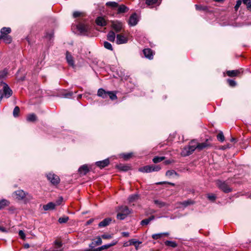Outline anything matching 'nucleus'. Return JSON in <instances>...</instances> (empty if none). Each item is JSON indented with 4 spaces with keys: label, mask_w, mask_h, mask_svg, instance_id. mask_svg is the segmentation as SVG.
I'll list each match as a JSON object with an SVG mask.
<instances>
[{
    "label": "nucleus",
    "mask_w": 251,
    "mask_h": 251,
    "mask_svg": "<svg viewBox=\"0 0 251 251\" xmlns=\"http://www.w3.org/2000/svg\"><path fill=\"white\" fill-rule=\"evenodd\" d=\"M197 149L195 140H192L188 146L184 147L181 151V155L184 156H188L193 153Z\"/></svg>",
    "instance_id": "obj_1"
},
{
    "label": "nucleus",
    "mask_w": 251,
    "mask_h": 251,
    "mask_svg": "<svg viewBox=\"0 0 251 251\" xmlns=\"http://www.w3.org/2000/svg\"><path fill=\"white\" fill-rule=\"evenodd\" d=\"M161 169L159 165H147L139 168V171L142 173H151L152 172H158Z\"/></svg>",
    "instance_id": "obj_2"
},
{
    "label": "nucleus",
    "mask_w": 251,
    "mask_h": 251,
    "mask_svg": "<svg viewBox=\"0 0 251 251\" xmlns=\"http://www.w3.org/2000/svg\"><path fill=\"white\" fill-rule=\"evenodd\" d=\"M216 185L224 193H228L232 191V189L229 187L225 181L218 180L216 181Z\"/></svg>",
    "instance_id": "obj_3"
},
{
    "label": "nucleus",
    "mask_w": 251,
    "mask_h": 251,
    "mask_svg": "<svg viewBox=\"0 0 251 251\" xmlns=\"http://www.w3.org/2000/svg\"><path fill=\"white\" fill-rule=\"evenodd\" d=\"M46 176L48 180L53 185H56L60 182L59 177L53 173H49L46 175Z\"/></svg>",
    "instance_id": "obj_4"
},
{
    "label": "nucleus",
    "mask_w": 251,
    "mask_h": 251,
    "mask_svg": "<svg viewBox=\"0 0 251 251\" xmlns=\"http://www.w3.org/2000/svg\"><path fill=\"white\" fill-rule=\"evenodd\" d=\"M77 29L80 33L86 35L90 31L91 27L87 24L79 23L77 25Z\"/></svg>",
    "instance_id": "obj_5"
},
{
    "label": "nucleus",
    "mask_w": 251,
    "mask_h": 251,
    "mask_svg": "<svg viewBox=\"0 0 251 251\" xmlns=\"http://www.w3.org/2000/svg\"><path fill=\"white\" fill-rule=\"evenodd\" d=\"M195 143L197 146V148L199 151H201L203 149L211 147V145L208 139H207L204 142L201 143H199L195 140Z\"/></svg>",
    "instance_id": "obj_6"
},
{
    "label": "nucleus",
    "mask_w": 251,
    "mask_h": 251,
    "mask_svg": "<svg viewBox=\"0 0 251 251\" xmlns=\"http://www.w3.org/2000/svg\"><path fill=\"white\" fill-rule=\"evenodd\" d=\"M112 27L116 32H119L121 31L123 27V24L122 22L119 21H114L112 23Z\"/></svg>",
    "instance_id": "obj_7"
},
{
    "label": "nucleus",
    "mask_w": 251,
    "mask_h": 251,
    "mask_svg": "<svg viewBox=\"0 0 251 251\" xmlns=\"http://www.w3.org/2000/svg\"><path fill=\"white\" fill-rule=\"evenodd\" d=\"M143 52L146 58L150 60L153 59L154 53L151 49H145L143 50Z\"/></svg>",
    "instance_id": "obj_8"
},
{
    "label": "nucleus",
    "mask_w": 251,
    "mask_h": 251,
    "mask_svg": "<svg viewBox=\"0 0 251 251\" xmlns=\"http://www.w3.org/2000/svg\"><path fill=\"white\" fill-rule=\"evenodd\" d=\"M116 38V43L118 45L126 43L128 41L127 38L122 34H117Z\"/></svg>",
    "instance_id": "obj_9"
},
{
    "label": "nucleus",
    "mask_w": 251,
    "mask_h": 251,
    "mask_svg": "<svg viewBox=\"0 0 251 251\" xmlns=\"http://www.w3.org/2000/svg\"><path fill=\"white\" fill-rule=\"evenodd\" d=\"M16 198L18 200H23L26 196V194L23 190H18L15 191L13 194Z\"/></svg>",
    "instance_id": "obj_10"
},
{
    "label": "nucleus",
    "mask_w": 251,
    "mask_h": 251,
    "mask_svg": "<svg viewBox=\"0 0 251 251\" xmlns=\"http://www.w3.org/2000/svg\"><path fill=\"white\" fill-rule=\"evenodd\" d=\"M138 22L137 15L136 13H134L130 16L128 20V24L130 26H135L137 25Z\"/></svg>",
    "instance_id": "obj_11"
},
{
    "label": "nucleus",
    "mask_w": 251,
    "mask_h": 251,
    "mask_svg": "<svg viewBox=\"0 0 251 251\" xmlns=\"http://www.w3.org/2000/svg\"><path fill=\"white\" fill-rule=\"evenodd\" d=\"M117 8V14H124L127 12L129 10V8L124 4L119 5Z\"/></svg>",
    "instance_id": "obj_12"
},
{
    "label": "nucleus",
    "mask_w": 251,
    "mask_h": 251,
    "mask_svg": "<svg viewBox=\"0 0 251 251\" xmlns=\"http://www.w3.org/2000/svg\"><path fill=\"white\" fill-rule=\"evenodd\" d=\"M95 22L98 25L104 26L107 25L105 19L102 17H98L96 18Z\"/></svg>",
    "instance_id": "obj_13"
},
{
    "label": "nucleus",
    "mask_w": 251,
    "mask_h": 251,
    "mask_svg": "<svg viewBox=\"0 0 251 251\" xmlns=\"http://www.w3.org/2000/svg\"><path fill=\"white\" fill-rule=\"evenodd\" d=\"M109 163V160L108 159H106L102 161H97L96 163V164L98 167H100V169H102L108 166Z\"/></svg>",
    "instance_id": "obj_14"
},
{
    "label": "nucleus",
    "mask_w": 251,
    "mask_h": 251,
    "mask_svg": "<svg viewBox=\"0 0 251 251\" xmlns=\"http://www.w3.org/2000/svg\"><path fill=\"white\" fill-rule=\"evenodd\" d=\"M112 219L111 218H107L103 220L99 224L100 227H103L108 226L111 222Z\"/></svg>",
    "instance_id": "obj_15"
},
{
    "label": "nucleus",
    "mask_w": 251,
    "mask_h": 251,
    "mask_svg": "<svg viewBox=\"0 0 251 251\" xmlns=\"http://www.w3.org/2000/svg\"><path fill=\"white\" fill-rule=\"evenodd\" d=\"M90 170L87 165H83L81 166L78 169V172L80 175H85L89 172Z\"/></svg>",
    "instance_id": "obj_16"
},
{
    "label": "nucleus",
    "mask_w": 251,
    "mask_h": 251,
    "mask_svg": "<svg viewBox=\"0 0 251 251\" xmlns=\"http://www.w3.org/2000/svg\"><path fill=\"white\" fill-rule=\"evenodd\" d=\"M66 58L67 61L68 63L69 64V65L71 66L74 67V61L73 57L68 51L66 52Z\"/></svg>",
    "instance_id": "obj_17"
},
{
    "label": "nucleus",
    "mask_w": 251,
    "mask_h": 251,
    "mask_svg": "<svg viewBox=\"0 0 251 251\" xmlns=\"http://www.w3.org/2000/svg\"><path fill=\"white\" fill-rule=\"evenodd\" d=\"M118 212L128 215L130 213V210L126 206H120L118 209Z\"/></svg>",
    "instance_id": "obj_18"
},
{
    "label": "nucleus",
    "mask_w": 251,
    "mask_h": 251,
    "mask_svg": "<svg viewBox=\"0 0 251 251\" xmlns=\"http://www.w3.org/2000/svg\"><path fill=\"white\" fill-rule=\"evenodd\" d=\"M108 91H106L102 88H100L98 91V96L103 99H105L108 97Z\"/></svg>",
    "instance_id": "obj_19"
},
{
    "label": "nucleus",
    "mask_w": 251,
    "mask_h": 251,
    "mask_svg": "<svg viewBox=\"0 0 251 251\" xmlns=\"http://www.w3.org/2000/svg\"><path fill=\"white\" fill-rule=\"evenodd\" d=\"M108 91H106L102 88H100L98 91V96L103 99H105L108 97Z\"/></svg>",
    "instance_id": "obj_20"
},
{
    "label": "nucleus",
    "mask_w": 251,
    "mask_h": 251,
    "mask_svg": "<svg viewBox=\"0 0 251 251\" xmlns=\"http://www.w3.org/2000/svg\"><path fill=\"white\" fill-rule=\"evenodd\" d=\"M240 74L239 70H231L226 71V75L229 77H235L238 76Z\"/></svg>",
    "instance_id": "obj_21"
},
{
    "label": "nucleus",
    "mask_w": 251,
    "mask_h": 251,
    "mask_svg": "<svg viewBox=\"0 0 251 251\" xmlns=\"http://www.w3.org/2000/svg\"><path fill=\"white\" fill-rule=\"evenodd\" d=\"M56 204L52 202H50L48 204L43 205V209L46 210H52L55 208Z\"/></svg>",
    "instance_id": "obj_22"
},
{
    "label": "nucleus",
    "mask_w": 251,
    "mask_h": 251,
    "mask_svg": "<svg viewBox=\"0 0 251 251\" xmlns=\"http://www.w3.org/2000/svg\"><path fill=\"white\" fill-rule=\"evenodd\" d=\"M107 39L110 42H114L115 40V34L114 31H110L107 35Z\"/></svg>",
    "instance_id": "obj_23"
},
{
    "label": "nucleus",
    "mask_w": 251,
    "mask_h": 251,
    "mask_svg": "<svg viewBox=\"0 0 251 251\" xmlns=\"http://www.w3.org/2000/svg\"><path fill=\"white\" fill-rule=\"evenodd\" d=\"M168 235H169L168 232H164V233H157V234H154L152 235V238L154 240H157V239L162 238L163 236H168Z\"/></svg>",
    "instance_id": "obj_24"
},
{
    "label": "nucleus",
    "mask_w": 251,
    "mask_h": 251,
    "mask_svg": "<svg viewBox=\"0 0 251 251\" xmlns=\"http://www.w3.org/2000/svg\"><path fill=\"white\" fill-rule=\"evenodd\" d=\"M11 31V28L10 27H2L0 30V36H6L8 35V34L10 33Z\"/></svg>",
    "instance_id": "obj_25"
},
{
    "label": "nucleus",
    "mask_w": 251,
    "mask_h": 251,
    "mask_svg": "<svg viewBox=\"0 0 251 251\" xmlns=\"http://www.w3.org/2000/svg\"><path fill=\"white\" fill-rule=\"evenodd\" d=\"M155 218V217L153 215H152L150 217H149V218L148 219H144L142 221H141V225L142 226H145V225H147L149 224V223L154 220Z\"/></svg>",
    "instance_id": "obj_26"
},
{
    "label": "nucleus",
    "mask_w": 251,
    "mask_h": 251,
    "mask_svg": "<svg viewBox=\"0 0 251 251\" xmlns=\"http://www.w3.org/2000/svg\"><path fill=\"white\" fill-rule=\"evenodd\" d=\"M154 202L159 208H161L164 206H168L169 205L168 203L157 200H154Z\"/></svg>",
    "instance_id": "obj_27"
},
{
    "label": "nucleus",
    "mask_w": 251,
    "mask_h": 251,
    "mask_svg": "<svg viewBox=\"0 0 251 251\" xmlns=\"http://www.w3.org/2000/svg\"><path fill=\"white\" fill-rule=\"evenodd\" d=\"M2 39L6 44H9L12 41V38L9 35L0 36V40Z\"/></svg>",
    "instance_id": "obj_28"
},
{
    "label": "nucleus",
    "mask_w": 251,
    "mask_h": 251,
    "mask_svg": "<svg viewBox=\"0 0 251 251\" xmlns=\"http://www.w3.org/2000/svg\"><path fill=\"white\" fill-rule=\"evenodd\" d=\"M26 120L28 122H33L36 121L37 116H36V115L35 114L32 113V114H29L27 116Z\"/></svg>",
    "instance_id": "obj_29"
},
{
    "label": "nucleus",
    "mask_w": 251,
    "mask_h": 251,
    "mask_svg": "<svg viewBox=\"0 0 251 251\" xmlns=\"http://www.w3.org/2000/svg\"><path fill=\"white\" fill-rule=\"evenodd\" d=\"M10 202L6 200H2L0 201V210L6 206H8Z\"/></svg>",
    "instance_id": "obj_30"
},
{
    "label": "nucleus",
    "mask_w": 251,
    "mask_h": 251,
    "mask_svg": "<svg viewBox=\"0 0 251 251\" xmlns=\"http://www.w3.org/2000/svg\"><path fill=\"white\" fill-rule=\"evenodd\" d=\"M194 203V201L191 200H188L182 202H179V204L182 205L184 207H187V206L193 204Z\"/></svg>",
    "instance_id": "obj_31"
},
{
    "label": "nucleus",
    "mask_w": 251,
    "mask_h": 251,
    "mask_svg": "<svg viewBox=\"0 0 251 251\" xmlns=\"http://www.w3.org/2000/svg\"><path fill=\"white\" fill-rule=\"evenodd\" d=\"M106 5L114 8L118 7L119 4L115 1H108L106 3Z\"/></svg>",
    "instance_id": "obj_32"
},
{
    "label": "nucleus",
    "mask_w": 251,
    "mask_h": 251,
    "mask_svg": "<svg viewBox=\"0 0 251 251\" xmlns=\"http://www.w3.org/2000/svg\"><path fill=\"white\" fill-rule=\"evenodd\" d=\"M161 0H146V4L149 6H152L156 3H157L159 1H160Z\"/></svg>",
    "instance_id": "obj_33"
},
{
    "label": "nucleus",
    "mask_w": 251,
    "mask_h": 251,
    "mask_svg": "<svg viewBox=\"0 0 251 251\" xmlns=\"http://www.w3.org/2000/svg\"><path fill=\"white\" fill-rule=\"evenodd\" d=\"M165 157L164 156H155L153 158L152 161L154 163H157L164 160L165 159Z\"/></svg>",
    "instance_id": "obj_34"
},
{
    "label": "nucleus",
    "mask_w": 251,
    "mask_h": 251,
    "mask_svg": "<svg viewBox=\"0 0 251 251\" xmlns=\"http://www.w3.org/2000/svg\"><path fill=\"white\" fill-rule=\"evenodd\" d=\"M108 97H109L111 100H115L117 99L116 94L114 92L108 91Z\"/></svg>",
    "instance_id": "obj_35"
},
{
    "label": "nucleus",
    "mask_w": 251,
    "mask_h": 251,
    "mask_svg": "<svg viewBox=\"0 0 251 251\" xmlns=\"http://www.w3.org/2000/svg\"><path fill=\"white\" fill-rule=\"evenodd\" d=\"M165 244L167 246L172 247L173 248H175L177 246V244L174 241H166L165 242Z\"/></svg>",
    "instance_id": "obj_36"
},
{
    "label": "nucleus",
    "mask_w": 251,
    "mask_h": 251,
    "mask_svg": "<svg viewBox=\"0 0 251 251\" xmlns=\"http://www.w3.org/2000/svg\"><path fill=\"white\" fill-rule=\"evenodd\" d=\"M110 245L109 244L101 246L100 247L95 249V251H101L102 250L108 249L110 248Z\"/></svg>",
    "instance_id": "obj_37"
},
{
    "label": "nucleus",
    "mask_w": 251,
    "mask_h": 251,
    "mask_svg": "<svg viewBox=\"0 0 251 251\" xmlns=\"http://www.w3.org/2000/svg\"><path fill=\"white\" fill-rule=\"evenodd\" d=\"M138 195L137 194H134L130 196L128 198V201L130 202H133L138 199Z\"/></svg>",
    "instance_id": "obj_38"
},
{
    "label": "nucleus",
    "mask_w": 251,
    "mask_h": 251,
    "mask_svg": "<svg viewBox=\"0 0 251 251\" xmlns=\"http://www.w3.org/2000/svg\"><path fill=\"white\" fill-rule=\"evenodd\" d=\"M69 220V217L68 216H64L59 218L58 222L60 224H64L67 223Z\"/></svg>",
    "instance_id": "obj_39"
},
{
    "label": "nucleus",
    "mask_w": 251,
    "mask_h": 251,
    "mask_svg": "<svg viewBox=\"0 0 251 251\" xmlns=\"http://www.w3.org/2000/svg\"><path fill=\"white\" fill-rule=\"evenodd\" d=\"M96 239H97L96 240H95V239L92 240V241L94 242V243H95L96 246L100 245L102 244V240H101V238H100V236L97 237Z\"/></svg>",
    "instance_id": "obj_40"
},
{
    "label": "nucleus",
    "mask_w": 251,
    "mask_h": 251,
    "mask_svg": "<svg viewBox=\"0 0 251 251\" xmlns=\"http://www.w3.org/2000/svg\"><path fill=\"white\" fill-rule=\"evenodd\" d=\"M103 46L105 49L109 50H113L112 46L110 43H109L107 41H105L103 43Z\"/></svg>",
    "instance_id": "obj_41"
},
{
    "label": "nucleus",
    "mask_w": 251,
    "mask_h": 251,
    "mask_svg": "<svg viewBox=\"0 0 251 251\" xmlns=\"http://www.w3.org/2000/svg\"><path fill=\"white\" fill-rule=\"evenodd\" d=\"M8 74V71L6 69H4L3 70L0 72V79L4 78Z\"/></svg>",
    "instance_id": "obj_42"
},
{
    "label": "nucleus",
    "mask_w": 251,
    "mask_h": 251,
    "mask_svg": "<svg viewBox=\"0 0 251 251\" xmlns=\"http://www.w3.org/2000/svg\"><path fill=\"white\" fill-rule=\"evenodd\" d=\"M20 108L18 106H16L13 112V115L14 117H17L19 116V113H20Z\"/></svg>",
    "instance_id": "obj_43"
},
{
    "label": "nucleus",
    "mask_w": 251,
    "mask_h": 251,
    "mask_svg": "<svg viewBox=\"0 0 251 251\" xmlns=\"http://www.w3.org/2000/svg\"><path fill=\"white\" fill-rule=\"evenodd\" d=\"M218 141L223 142L225 140V137L222 132L219 133L217 136Z\"/></svg>",
    "instance_id": "obj_44"
},
{
    "label": "nucleus",
    "mask_w": 251,
    "mask_h": 251,
    "mask_svg": "<svg viewBox=\"0 0 251 251\" xmlns=\"http://www.w3.org/2000/svg\"><path fill=\"white\" fill-rule=\"evenodd\" d=\"M195 7L196 10H203V11H206L207 10V7L206 6H203L201 5H195Z\"/></svg>",
    "instance_id": "obj_45"
},
{
    "label": "nucleus",
    "mask_w": 251,
    "mask_h": 251,
    "mask_svg": "<svg viewBox=\"0 0 251 251\" xmlns=\"http://www.w3.org/2000/svg\"><path fill=\"white\" fill-rule=\"evenodd\" d=\"M174 175H177V174L174 170H168L166 173V176H173Z\"/></svg>",
    "instance_id": "obj_46"
},
{
    "label": "nucleus",
    "mask_w": 251,
    "mask_h": 251,
    "mask_svg": "<svg viewBox=\"0 0 251 251\" xmlns=\"http://www.w3.org/2000/svg\"><path fill=\"white\" fill-rule=\"evenodd\" d=\"M127 215L125 214H122L118 212L117 215V218L119 220H124L126 217Z\"/></svg>",
    "instance_id": "obj_47"
},
{
    "label": "nucleus",
    "mask_w": 251,
    "mask_h": 251,
    "mask_svg": "<svg viewBox=\"0 0 251 251\" xmlns=\"http://www.w3.org/2000/svg\"><path fill=\"white\" fill-rule=\"evenodd\" d=\"M132 153H124L122 155V157L125 159V160H128V159H129L131 157V156H132Z\"/></svg>",
    "instance_id": "obj_48"
},
{
    "label": "nucleus",
    "mask_w": 251,
    "mask_h": 251,
    "mask_svg": "<svg viewBox=\"0 0 251 251\" xmlns=\"http://www.w3.org/2000/svg\"><path fill=\"white\" fill-rule=\"evenodd\" d=\"M100 238L103 239H109L112 238V235L109 234H103L101 236Z\"/></svg>",
    "instance_id": "obj_49"
},
{
    "label": "nucleus",
    "mask_w": 251,
    "mask_h": 251,
    "mask_svg": "<svg viewBox=\"0 0 251 251\" xmlns=\"http://www.w3.org/2000/svg\"><path fill=\"white\" fill-rule=\"evenodd\" d=\"M54 245L55 246L56 248H60L62 247V244L61 241H59L58 240H55L54 242Z\"/></svg>",
    "instance_id": "obj_50"
},
{
    "label": "nucleus",
    "mask_w": 251,
    "mask_h": 251,
    "mask_svg": "<svg viewBox=\"0 0 251 251\" xmlns=\"http://www.w3.org/2000/svg\"><path fill=\"white\" fill-rule=\"evenodd\" d=\"M227 81L229 85L231 87H234L236 85V82L233 80L228 79Z\"/></svg>",
    "instance_id": "obj_51"
},
{
    "label": "nucleus",
    "mask_w": 251,
    "mask_h": 251,
    "mask_svg": "<svg viewBox=\"0 0 251 251\" xmlns=\"http://www.w3.org/2000/svg\"><path fill=\"white\" fill-rule=\"evenodd\" d=\"M119 168L120 170L124 171H127L129 169V167L125 165H120Z\"/></svg>",
    "instance_id": "obj_52"
},
{
    "label": "nucleus",
    "mask_w": 251,
    "mask_h": 251,
    "mask_svg": "<svg viewBox=\"0 0 251 251\" xmlns=\"http://www.w3.org/2000/svg\"><path fill=\"white\" fill-rule=\"evenodd\" d=\"M242 3V1L241 0H238L236 1V4L235 6H234V9L235 11H237L240 6L241 4Z\"/></svg>",
    "instance_id": "obj_53"
},
{
    "label": "nucleus",
    "mask_w": 251,
    "mask_h": 251,
    "mask_svg": "<svg viewBox=\"0 0 251 251\" xmlns=\"http://www.w3.org/2000/svg\"><path fill=\"white\" fill-rule=\"evenodd\" d=\"M73 93L72 92H65L63 94V95L65 98H70L73 95Z\"/></svg>",
    "instance_id": "obj_54"
},
{
    "label": "nucleus",
    "mask_w": 251,
    "mask_h": 251,
    "mask_svg": "<svg viewBox=\"0 0 251 251\" xmlns=\"http://www.w3.org/2000/svg\"><path fill=\"white\" fill-rule=\"evenodd\" d=\"M19 235L20 236L21 238L22 239H25V235L24 232L21 230L19 231Z\"/></svg>",
    "instance_id": "obj_55"
},
{
    "label": "nucleus",
    "mask_w": 251,
    "mask_h": 251,
    "mask_svg": "<svg viewBox=\"0 0 251 251\" xmlns=\"http://www.w3.org/2000/svg\"><path fill=\"white\" fill-rule=\"evenodd\" d=\"M208 199L211 201H214L216 200V197L215 195L211 194V195H208L207 196Z\"/></svg>",
    "instance_id": "obj_56"
},
{
    "label": "nucleus",
    "mask_w": 251,
    "mask_h": 251,
    "mask_svg": "<svg viewBox=\"0 0 251 251\" xmlns=\"http://www.w3.org/2000/svg\"><path fill=\"white\" fill-rule=\"evenodd\" d=\"M137 243H140V242H138L137 241H136L135 239H131L129 241V244L130 245H134L136 246Z\"/></svg>",
    "instance_id": "obj_57"
},
{
    "label": "nucleus",
    "mask_w": 251,
    "mask_h": 251,
    "mask_svg": "<svg viewBox=\"0 0 251 251\" xmlns=\"http://www.w3.org/2000/svg\"><path fill=\"white\" fill-rule=\"evenodd\" d=\"M81 15V13L78 11H75L73 13L74 18H77L80 16Z\"/></svg>",
    "instance_id": "obj_58"
},
{
    "label": "nucleus",
    "mask_w": 251,
    "mask_h": 251,
    "mask_svg": "<svg viewBox=\"0 0 251 251\" xmlns=\"http://www.w3.org/2000/svg\"><path fill=\"white\" fill-rule=\"evenodd\" d=\"M53 36V33L52 32H50V33H47L46 35V37L47 38H48L50 40Z\"/></svg>",
    "instance_id": "obj_59"
},
{
    "label": "nucleus",
    "mask_w": 251,
    "mask_h": 251,
    "mask_svg": "<svg viewBox=\"0 0 251 251\" xmlns=\"http://www.w3.org/2000/svg\"><path fill=\"white\" fill-rule=\"evenodd\" d=\"M96 246L94 242L92 241L90 244L89 245V247L90 248L89 249L91 250H94L95 248V247Z\"/></svg>",
    "instance_id": "obj_60"
},
{
    "label": "nucleus",
    "mask_w": 251,
    "mask_h": 251,
    "mask_svg": "<svg viewBox=\"0 0 251 251\" xmlns=\"http://www.w3.org/2000/svg\"><path fill=\"white\" fill-rule=\"evenodd\" d=\"M63 201V198L60 197L59 199L56 201V205H59L61 204L62 202Z\"/></svg>",
    "instance_id": "obj_61"
},
{
    "label": "nucleus",
    "mask_w": 251,
    "mask_h": 251,
    "mask_svg": "<svg viewBox=\"0 0 251 251\" xmlns=\"http://www.w3.org/2000/svg\"><path fill=\"white\" fill-rule=\"evenodd\" d=\"M0 231L2 232H7V230L5 227L0 226Z\"/></svg>",
    "instance_id": "obj_62"
},
{
    "label": "nucleus",
    "mask_w": 251,
    "mask_h": 251,
    "mask_svg": "<svg viewBox=\"0 0 251 251\" xmlns=\"http://www.w3.org/2000/svg\"><path fill=\"white\" fill-rule=\"evenodd\" d=\"M118 241L117 240H113L111 243H109L111 247L114 246L116 245Z\"/></svg>",
    "instance_id": "obj_63"
},
{
    "label": "nucleus",
    "mask_w": 251,
    "mask_h": 251,
    "mask_svg": "<svg viewBox=\"0 0 251 251\" xmlns=\"http://www.w3.org/2000/svg\"><path fill=\"white\" fill-rule=\"evenodd\" d=\"M247 8L251 11V0H250L249 2L246 5Z\"/></svg>",
    "instance_id": "obj_64"
}]
</instances>
